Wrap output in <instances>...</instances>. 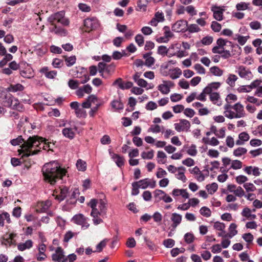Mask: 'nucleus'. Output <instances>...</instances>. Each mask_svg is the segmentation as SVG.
<instances>
[{
  "instance_id": "nucleus-1",
  "label": "nucleus",
  "mask_w": 262,
  "mask_h": 262,
  "mask_svg": "<svg viewBox=\"0 0 262 262\" xmlns=\"http://www.w3.org/2000/svg\"><path fill=\"white\" fill-rule=\"evenodd\" d=\"M41 148L49 150L50 143L38 136L30 137L22 145L21 149L18 150L19 154H23L22 158L37 154Z\"/></svg>"
},
{
  "instance_id": "nucleus-2",
  "label": "nucleus",
  "mask_w": 262,
  "mask_h": 262,
  "mask_svg": "<svg viewBox=\"0 0 262 262\" xmlns=\"http://www.w3.org/2000/svg\"><path fill=\"white\" fill-rule=\"evenodd\" d=\"M42 171L45 180L52 185L54 184L57 180L61 179L66 173V170L61 168L56 161L45 164Z\"/></svg>"
},
{
  "instance_id": "nucleus-3",
  "label": "nucleus",
  "mask_w": 262,
  "mask_h": 262,
  "mask_svg": "<svg viewBox=\"0 0 262 262\" xmlns=\"http://www.w3.org/2000/svg\"><path fill=\"white\" fill-rule=\"evenodd\" d=\"M88 206L92 208L91 215L93 217V222L96 225L102 222L99 215H105L106 211V203L102 200L98 202L96 199H91Z\"/></svg>"
},
{
  "instance_id": "nucleus-4",
  "label": "nucleus",
  "mask_w": 262,
  "mask_h": 262,
  "mask_svg": "<svg viewBox=\"0 0 262 262\" xmlns=\"http://www.w3.org/2000/svg\"><path fill=\"white\" fill-rule=\"evenodd\" d=\"M224 116L230 119L240 118L246 116L244 106L239 102L235 103L233 105L226 104L224 106Z\"/></svg>"
},
{
  "instance_id": "nucleus-5",
  "label": "nucleus",
  "mask_w": 262,
  "mask_h": 262,
  "mask_svg": "<svg viewBox=\"0 0 262 262\" xmlns=\"http://www.w3.org/2000/svg\"><path fill=\"white\" fill-rule=\"evenodd\" d=\"M64 12L63 11L58 12L50 15L48 21L51 25H54L55 21H57L64 26H68L69 24V20L64 17Z\"/></svg>"
},
{
  "instance_id": "nucleus-6",
  "label": "nucleus",
  "mask_w": 262,
  "mask_h": 262,
  "mask_svg": "<svg viewBox=\"0 0 262 262\" xmlns=\"http://www.w3.org/2000/svg\"><path fill=\"white\" fill-rule=\"evenodd\" d=\"M168 51L169 57L177 56L178 58H182L186 56L185 52L181 49V43L178 42L171 44L168 48Z\"/></svg>"
},
{
  "instance_id": "nucleus-7",
  "label": "nucleus",
  "mask_w": 262,
  "mask_h": 262,
  "mask_svg": "<svg viewBox=\"0 0 262 262\" xmlns=\"http://www.w3.org/2000/svg\"><path fill=\"white\" fill-rule=\"evenodd\" d=\"M154 196L156 201L157 202L163 201L165 203H169L173 201V200L170 196L161 189H156L154 191Z\"/></svg>"
},
{
  "instance_id": "nucleus-8",
  "label": "nucleus",
  "mask_w": 262,
  "mask_h": 262,
  "mask_svg": "<svg viewBox=\"0 0 262 262\" xmlns=\"http://www.w3.org/2000/svg\"><path fill=\"white\" fill-rule=\"evenodd\" d=\"M52 260L58 262H68V258L64 254L63 250L60 247L55 249V252L52 255Z\"/></svg>"
},
{
  "instance_id": "nucleus-9",
  "label": "nucleus",
  "mask_w": 262,
  "mask_h": 262,
  "mask_svg": "<svg viewBox=\"0 0 262 262\" xmlns=\"http://www.w3.org/2000/svg\"><path fill=\"white\" fill-rule=\"evenodd\" d=\"M236 69V72L242 78L249 80L253 77V75L249 69L244 66H237Z\"/></svg>"
},
{
  "instance_id": "nucleus-10",
  "label": "nucleus",
  "mask_w": 262,
  "mask_h": 262,
  "mask_svg": "<svg viewBox=\"0 0 262 262\" xmlns=\"http://www.w3.org/2000/svg\"><path fill=\"white\" fill-rule=\"evenodd\" d=\"M72 221L74 223L80 225L82 228L87 229L90 225L87 222V219L82 214L75 215L72 219Z\"/></svg>"
},
{
  "instance_id": "nucleus-11",
  "label": "nucleus",
  "mask_w": 262,
  "mask_h": 262,
  "mask_svg": "<svg viewBox=\"0 0 262 262\" xmlns=\"http://www.w3.org/2000/svg\"><path fill=\"white\" fill-rule=\"evenodd\" d=\"M99 22L95 17L88 18L84 20V26L85 28V31L90 32L97 28L99 27Z\"/></svg>"
},
{
  "instance_id": "nucleus-12",
  "label": "nucleus",
  "mask_w": 262,
  "mask_h": 262,
  "mask_svg": "<svg viewBox=\"0 0 262 262\" xmlns=\"http://www.w3.org/2000/svg\"><path fill=\"white\" fill-rule=\"evenodd\" d=\"M190 123L186 119H180L179 123L174 124L175 129L178 132H188L190 128Z\"/></svg>"
},
{
  "instance_id": "nucleus-13",
  "label": "nucleus",
  "mask_w": 262,
  "mask_h": 262,
  "mask_svg": "<svg viewBox=\"0 0 262 262\" xmlns=\"http://www.w3.org/2000/svg\"><path fill=\"white\" fill-rule=\"evenodd\" d=\"M174 84L172 81L164 80L162 84L158 86L157 89L162 94L167 95L170 92V88Z\"/></svg>"
},
{
  "instance_id": "nucleus-14",
  "label": "nucleus",
  "mask_w": 262,
  "mask_h": 262,
  "mask_svg": "<svg viewBox=\"0 0 262 262\" xmlns=\"http://www.w3.org/2000/svg\"><path fill=\"white\" fill-rule=\"evenodd\" d=\"M140 188L146 189L148 187L154 188L156 187V181L151 179L146 178L141 180L138 182H135Z\"/></svg>"
},
{
  "instance_id": "nucleus-15",
  "label": "nucleus",
  "mask_w": 262,
  "mask_h": 262,
  "mask_svg": "<svg viewBox=\"0 0 262 262\" xmlns=\"http://www.w3.org/2000/svg\"><path fill=\"white\" fill-rule=\"evenodd\" d=\"M16 235L15 234H6L2 238V244L5 246L16 245Z\"/></svg>"
},
{
  "instance_id": "nucleus-16",
  "label": "nucleus",
  "mask_w": 262,
  "mask_h": 262,
  "mask_svg": "<svg viewBox=\"0 0 262 262\" xmlns=\"http://www.w3.org/2000/svg\"><path fill=\"white\" fill-rule=\"evenodd\" d=\"M213 13V17L215 19L220 21L223 19V12L225 9L222 7L212 6L211 8Z\"/></svg>"
},
{
  "instance_id": "nucleus-17",
  "label": "nucleus",
  "mask_w": 262,
  "mask_h": 262,
  "mask_svg": "<svg viewBox=\"0 0 262 262\" xmlns=\"http://www.w3.org/2000/svg\"><path fill=\"white\" fill-rule=\"evenodd\" d=\"M187 21L183 20L177 21L172 27L173 31L177 32H184L187 30Z\"/></svg>"
},
{
  "instance_id": "nucleus-18",
  "label": "nucleus",
  "mask_w": 262,
  "mask_h": 262,
  "mask_svg": "<svg viewBox=\"0 0 262 262\" xmlns=\"http://www.w3.org/2000/svg\"><path fill=\"white\" fill-rule=\"evenodd\" d=\"M76 131L77 127L75 125H73L72 126L64 128L62 129V133L65 137L72 139L74 138Z\"/></svg>"
},
{
  "instance_id": "nucleus-19",
  "label": "nucleus",
  "mask_w": 262,
  "mask_h": 262,
  "mask_svg": "<svg viewBox=\"0 0 262 262\" xmlns=\"http://www.w3.org/2000/svg\"><path fill=\"white\" fill-rule=\"evenodd\" d=\"M92 92V88L89 84H85L79 88L76 91V94L78 97L82 98L84 94H90Z\"/></svg>"
},
{
  "instance_id": "nucleus-20",
  "label": "nucleus",
  "mask_w": 262,
  "mask_h": 262,
  "mask_svg": "<svg viewBox=\"0 0 262 262\" xmlns=\"http://www.w3.org/2000/svg\"><path fill=\"white\" fill-rule=\"evenodd\" d=\"M170 220L172 222L171 227L175 229L181 224L182 216L177 213H172L171 215Z\"/></svg>"
},
{
  "instance_id": "nucleus-21",
  "label": "nucleus",
  "mask_w": 262,
  "mask_h": 262,
  "mask_svg": "<svg viewBox=\"0 0 262 262\" xmlns=\"http://www.w3.org/2000/svg\"><path fill=\"white\" fill-rule=\"evenodd\" d=\"M172 195L174 198L181 196L183 198L186 199L189 198V195L186 189L174 188L171 192Z\"/></svg>"
},
{
  "instance_id": "nucleus-22",
  "label": "nucleus",
  "mask_w": 262,
  "mask_h": 262,
  "mask_svg": "<svg viewBox=\"0 0 262 262\" xmlns=\"http://www.w3.org/2000/svg\"><path fill=\"white\" fill-rule=\"evenodd\" d=\"M244 171L248 174H253L255 177H258L261 174V169L257 167L247 166L244 169Z\"/></svg>"
},
{
  "instance_id": "nucleus-23",
  "label": "nucleus",
  "mask_w": 262,
  "mask_h": 262,
  "mask_svg": "<svg viewBox=\"0 0 262 262\" xmlns=\"http://www.w3.org/2000/svg\"><path fill=\"white\" fill-rule=\"evenodd\" d=\"M209 95V99L210 101L215 105L217 106H221L222 104V101L221 100L219 93L217 92H211L208 93Z\"/></svg>"
},
{
  "instance_id": "nucleus-24",
  "label": "nucleus",
  "mask_w": 262,
  "mask_h": 262,
  "mask_svg": "<svg viewBox=\"0 0 262 262\" xmlns=\"http://www.w3.org/2000/svg\"><path fill=\"white\" fill-rule=\"evenodd\" d=\"M51 205V202L49 200H47L45 202H38L36 206V211L37 212H45Z\"/></svg>"
},
{
  "instance_id": "nucleus-25",
  "label": "nucleus",
  "mask_w": 262,
  "mask_h": 262,
  "mask_svg": "<svg viewBox=\"0 0 262 262\" xmlns=\"http://www.w3.org/2000/svg\"><path fill=\"white\" fill-rule=\"evenodd\" d=\"M223 166L220 167V171L223 172H227L230 169L229 165H231L232 160L227 157L223 158L222 159Z\"/></svg>"
},
{
  "instance_id": "nucleus-26",
  "label": "nucleus",
  "mask_w": 262,
  "mask_h": 262,
  "mask_svg": "<svg viewBox=\"0 0 262 262\" xmlns=\"http://www.w3.org/2000/svg\"><path fill=\"white\" fill-rule=\"evenodd\" d=\"M213 228L216 230L221 231V233H219V236H225L226 235L225 231L226 226L224 223L216 222L213 224Z\"/></svg>"
},
{
  "instance_id": "nucleus-27",
  "label": "nucleus",
  "mask_w": 262,
  "mask_h": 262,
  "mask_svg": "<svg viewBox=\"0 0 262 262\" xmlns=\"http://www.w3.org/2000/svg\"><path fill=\"white\" fill-rule=\"evenodd\" d=\"M250 139L249 134L246 132H242L238 135V140L236 141V144L237 145H242L244 143L248 141Z\"/></svg>"
},
{
  "instance_id": "nucleus-28",
  "label": "nucleus",
  "mask_w": 262,
  "mask_h": 262,
  "mask_svg": "<svg viewBox=\"0 0 262 262\" xmlns=\"http://www.w3.org/2000/svg\"><path fill=\"white\" fill-rule=\"evenodd\" d=\"M165 129L164 126L158 124H152L148 128L147 132H151L154 134H158L159 133H163Z\"/></svg>"
},
{
  "instance_id": "nucleus-29",
  "label": "nucleus",
  "mask_w": 262,
  "mask_h": 262,
  "mask_svg": "<svg viewBox=\"0 0 262 262\" xmlns=\"http://www.w3.org/2000/svg\"><path fill=\"white\" fill-rule=\"evenodd\" d=\"M24 86L20 84L17 83L15 84H11L8 88H7V91L11 92H21L24 90Z\"/></svg>"
},
{
  "instance_id": "nucleus-30",
  "label": "nucleus",
  "mask_w": 262,
  "mask_h": 262,
  "mask_svg": "<svg viewBox=\"0 0 262 262\" xmlns=\"http://www.w3.org/2000/svg\"><path fill=\"white\" fill-rule=\"evenodd\" d=\"M221 86V83L219 82H212L209 84L205 88V92L211 93L213 90H217Z\"/></svg>"
},
{
  "instance_id": "nucleus-31",
  "label": "nucleus",
  "mask_w": 262,
  "mask_h": 262,
  "mask_svg": "<svg viewBox=\"0 0 262 262\" xmlns=\"http://www.w3.org/2000/svg\"><path fill=\"white\" fill-rule=\"evenodd\" d=\"M6 221V223L10 224L11 221L10 214L6 212H3L0 214V226L3 227L4 226V221Z\"/></svg>"
},
{
  "instance_id": "nucleus-32",
  "label": "nucleus",
  "mask_w": 262,
  "mask_h": 262,
  "mask_svg": "<svg viewBox=\"0 0 262 262\" xmlns=\"http://www.w3.org/2000/svg\"><path fill=\"white\" fill-rule=\"evenodd\" d=\"M151 53H147L144 55L143 57L145 59L144 64L148 67H150L155 62V59L154 57L150 56Z\"/></svg>"
},
{
  "instance_id": "nucleus-33",
  "label": "nucleus",
  "mask_w": 262,
  "mask_h": 262,
  "mask_svg": "<svg viewBox=\"0 0 262 262\" xmlns=\"http://www.w3.org/2000/svg\"><path fill=\"white\" fill-rule=\"evenodd\" d=\"M184 148H186L187 154L192 157H195L198 154V150L195 144H191L190 146H184Z\"/></svg>"
},
{
  "instance_id": "nucleus-34",
  "label": "nucleus",
  "mask_w": 262,
  "mask_h": 262,
  "mask_svg": "<svg viewBox=\"0 0 262 262\" xmlns=\"http://www.w3.org/2000/svg\"><path fill=\"white\" fill-rule=\"evenodd\" d=\"M237 226L235 223H231L228 228V233H227L229 238H231L237 234Z\"/></svg>"
},
{
  "instance_id": "nucleus-35",
  "label": "nucleus",
  "mask_w": 262,
  "mask_h": 262,
  "mask_svg": "<svg viewBox=\"0 0 262 262\" xmlns=\"http://www.w3.org/2000/svg\"><path fill=\"white\" fill-rule=\"evenodd\" d=\"M40 72L43 73L46 77L50 79L54 78L57 74V72L55 71H49L47 67L42 68Z\"/></svg>"
},
{
  "instance_id": "nucleus-36",
  "label": "nucleus",
  "mask_w": 262,
  "mask_h": 262,
  "mask_svg": "<svg viewBox=\"0 0 262 262\" xmlns=\"http://www.w3.org/2000/svg\"><path fill=\"white\" fill-rule=\"evenodd\" d=\"M112 158L118 166L121 167L124 165V160L122 157L120 156L119 155L113 154L112 155Z\"/></svg>"
},
{
  "instance_id": "nucleus-37",
  "label": "nucleus",
  "mask_w": 262,
  "mask_h": 262,
  "mask_svg": "<svg viewBox=\"0 0 262 262\" xmlns=\"http://www.w3.org/2000/svg\"><path fill=\"white\" fill-rule=\"evenodd\" d=\"M238 77L236 75L230 74L228 75V77L226 79V83L231 87L234 86L235 83L237 80Z\"/></svg>"
},
{
  "instance_id": "nucleus-38",
  "label": "nucleus",
  "mask_w": 262,
  "mask_h": 262,
  "mask_svg": "<svg viewBox=\"0 0 262 262\" xmlns=\"http://www.w3.org/2000/svg\"><path fill=\"white\" fill-rule=\"evenodd\" d=\"M68 193V189L67 187L61 188L60 194L59 195H56L55 198L58 201H61L66 198Z\"/></svg>"
},
{
  "instance_id": "nucleus-39",
  "label": "nucleus",
  "mask_w": 262,
  "mask_h": 262,
  "mask_svg": "<svg viewBox=\"0 0 262 262\" xmlns=\"http://www.w3.org/2000/svg\"><path fill=\"white\" fill-rule=\"evenodd\" d=\"M151 0H139L138 2V11H145L147 4L150 2Z\"/></svg>"
},
{
  "instance_id": "nucleus-40",
  "label": "nucleus",
  "mask_w": 262,
  "mask_h": 262,
  "mask_svg": "<svg viewBox=\"0 0 262 262\" xmlns=\"http://www.w3.org/2000/svg\"><path fill=\"white\" fill-rule=\"evenodd\" d=\"M247 150L244 147H239L234 149L233 154L235 157H239L246 154Z\"/></svg>"
},
{
  "instance_id": "nucleus-41",
  "label": "nucleus",
  "mask_w": 262,
  "mask_h": 262,
  "mask_svg": "<svg viewBox=\"0 0 262 262\" xmlns=\"http://www.w3.org/2000/svg\"><path fill=\"white\" fill-rule=\"evenodd\" d=\"M206 189L209 193L212 194L216 191L218 189V185L216 183H212L211 184H208L206 186Z\"/></svg>"
},
{
  "instance_id": "nucleus-42",
  "label": "nucleus",
  "mask_w": 262,
  "mask_h": 262,
  "mask_svg": "<svg viewBox=\"0 0 262 262\" xmlns=\"http://www.w3.org/2000/svg\"><path fill=\"white\" fill-rule=\"evenodd\" d=\"M52 26V28H50L52 32L61 35H65L66 34L67 32L64 29L60 27H57L55 24Z\"/></svg>"
},
{
  "instance_id": "nucleus-43",
  "label": "nucleus",
  "mask_w": 262,
  "mask_h": 262,
  "mask_svg": "<svg viewBox=\"0 0 262 262\" xmlns=\"http://www.w3.org/2000/svg\"><path fill=\"white\" fill-rule=\"evenodd\" d=\"M211 74L216 76H221L223 74V70L217 66H213L210 68Z\"/></svg>"
},
{
  "instance_id": "nucleus-44",
  "label": "nucleus",
  "mask_w": 262,
  "mask_h": 262,
  "mask_svg": "<svg viewBox=\"0 0 262 262\" xmlns=\"http://www.w3.org/2000/svg\"><path fill=\"white\" fill-rule=\"evenodd\" d=\"M20 74L21 76L26 78H31L33 77L34 75L32 69L30 68L26 70L21 71Z\"/></svg>"
},
{
  "instance_id": "nucleus-45",
  "label": "nucleus",
  "mask_w": 262,
  "mask_h": 262,
  "mask_svg": "<svg viewBox=\"0 0 262 262\" xmlns=\"http://www.w3.org/2000/svg\"><path fill=\"white\" fill-rule=\"evenodd\" d=\"M181 74V70L179 68H175L170 71V77L172 79H176L178 78Z\"/></svg>"
},
{
  "instance_id": "nucleus-46",
  "label": "nucleus",
  "mask_w": 262,
  "mask_h": 262,
  "mask_svg": "<svg viewBox=\"0 0 262 262\" xmlns=\"http://www.w3.org/2000/svg\"><path fill=\"white\" fill-rule=\"evenodd\" d=\"M168 52V48H167L165 46H160L158 48L157 53L163 56L166 55L168 56V54H169Z\"/></svg>"
},
{
  "instance_id": "nucleus-47",
  "label": "nucleus",
  "mask_w": 262,
  "mask_h": 262,
  "mask_svg": "<svg viewBox=\"0 0 262 262\" xmlns=\"http://www.w3.org/2000/svg\"><path fill=\"white\" fill-rule=\"evenodd\" d=\"M166 155L162 151H158L157 152L158 162L159 163L165 164L166 161L165 159L166 158Z\"/></svg>"
},
{
  "instance_id": "nucleus-48",
  "label": "nucleus",
  "mask_w": 262,
  "mask_h": 262,
  "mask_svg": "<svg viewBox=\"0 0 262 262\" xmlns=\"http://www.w3.org/2000/svg\"><path fill=\"white\" fill-rule=\"evenodd\" d=\"M242 167V162L238 160H232L231 165L230 166V169L234 170L239 169Z\"/></svg>"
},
{
  "instance_id": "nucleus-49",
  "label": "nucleus",
  "mask_w": 262,
  "mask_h": 262,
  "mask_svg": "<svg viewBox=\"0 0 262 262\" xmlns=\"http://www.w3.org/2000/svg\"><path fill=\"white\" fill-rule=\"evenodd\" d=\"M76 167L78 170L84 171L86 170V164L84 161L79 159L76 162Z\"/></svg>"
},
{
  "instance_id": "nucleus-50",
  "label": "nucleus",
  "mask_w": 262,
  "mask_h": 262,
  "mask_svg": "<svg viewBox=\"0 0 262 262\" xmlns=\"http://www.w3.org/2000/svg\"><path fill=\"white\" fill-rule=\"evenodd\" d=\"M11 108L19 111H21L23 109V106L19 103L18 100L14 97Z\"/></svg>"
},
{
  "instance_id": "nucleus-51",
  "label": "nucleus",
  "mask_w": 262,
  "mask_h": 262,
  "mask_svg": "<svg viewBox=\"0 0 262 262\" xmlns=\"http://www.w3.org/2000/svg\"><path fill=\"white\" fill-rule=\"evenodd\" d=\"M5 104L6 106L11 107L14 97L11 95H7L5 97Z\"/></svg>"
},
{
  "instance_id": "nucleus-52",
  "label": "nucleus",
  "mask_w": 262,
  "mask_h": 262,
  "mask_svg": "<svg viewBox=\"0 0 262 262\" xmlns=\"http://www.w3.org/2000/svg\"><path fill=\"white\" fill-rule=\"evenodd\" d=\"M167 169L169 172L172 173H174L178 170H185V168L183 166L179 167L177 168L172 165H168L167 167Z\"/></svg>"
},
{
  "instance_id": "nucleus-53",
  "label": "nucleus",
  "mask_w": 262,
  "mask_h": 262,
  "mask_svg": "<svg viewBox=\"0 0 262 262\" xmlns=\"http://www.w3.org/2000/svg\"><path fill=\"white\" fill-rule=\"evenodd\" d=\"M113 108L117 110H122L123 108V103L119 100H114L111 103Z\"/></svg>"
},
{
  "instance_id": "nucleus-54",
  "label": "nucleus",
  "mask_w": 262,
  "mask_h": 262,
  "mask_svg": "<svg viewBox=\"0 0 262 262\" xmlns=\"http://www.w3.org/2000/svg\"><path fill=\"white\" fill-rule=\"evenodd\" d=\"M244 188L248 192H253L256 190V187L251 183H246L243 185Z\"/></svg>"
},
{
  "instance_id": "nucleus-55",
  "label": "nucleus",
  "mask_w": 262,
  "mask_h": 262,
  "mask_svg": "<svg viewBox=\"0 0 262 262\" xmlns=\"http://www.w3.org/2000/svg\"><path fill=\"white\" fill-rule=\"evenodd\" d=\"M106 66L107 65L103 62H100L98 64V72L100 74V75L103 77H105L104 73H105V68H106Z\"/></svg>"
},
{
  "instance_id": "nucleus-56",
  "label": "nucleus",
  "mask_w": 262,
  "mask_h": 262,
  "mask_svg": "<svg viewBox=\"0 0 262 262\" xmlns=\"http://www.w3.org/2000/svg\"><path fill=\"white\" fill-rule=\"evenodd\" d=\"M200 213L204 216L209 217L211 214V210L207 207H203L200 210Z\"/></svg>"
},
{
  "instance_id": "nucleus-57",
  "label": "nucleus",
  "mask_w": 262,
  "mask_h": 262,
  "mask_svg": "<svg viewBox=\"0 0 262 262\" xmlns=\"http://www.w3.org/2000/svg\"><path fill=\"white\" fill-rule=\"evenodd\" d=\"M249 3L241 2L236 5V8L238 11L245 10L248 9Z\"/></svg>"
},
{
  "instance_id": "nucleus-58",
  "label": "nucleus",
  "mask_w": 262,
  "mask_h": 262,
  "mask_svg": "<svg viewBox=\"0 0 262 262\" xmlns=\"http://www.w3.org/2000/svg\"><path fill=\"white\" fill-rule=\"evenodd\" d=\"M185 250V249L183 247H181V248L177 247L171 250V254L172 256L176 257L180 253L184 252Z\"/></svg>"
},
{
  "instance_id": "nucleus-59",
  "label": "nucleus",
  "mask_w": 262,
  "mask_h": 262,
  "mask_svg": "<svg viewBox=\"0 0 262 262\" xmlns=\"http://www.w3.org/2000/svg\"><path fill=\"white\" fill-rule=\"evenodd\" d=\"M249 38V36H243L240 35H237L236 39L240 45L243 46L246 43Z\"/></svg>"
},
{
  "instance_id": "nucleus-60",
  "label": "nucleus",
  "mask_w": 262,
  "mask_h": 262,
  "mask_svg": "<svg viewBox=\"0 0 262 262\" xmlns=\"http://www.w3.org/2000/svg\"><path fill=\"white\" fill-rule=\"evenodd\" d=\"M154 156V151L151 150L148 152L143 151L141 154V157L144 159H151Z\"/></svg>"
},
{
  "instance_id": "nucleus-61",
  "label": "nucleus",
  "mask_w": 262,
  "mask_h": 262,
  "mask_svg": "<svg viewBox=\"0 0 262 262\" xmlns=\"http://www.w3.org/2000/svg\"><path fill=\"white\" fill-rule=\"evenodd\" d=\"M183 98V96L180 94L174 93L170 95V100L173 102H177L180 101Z\"/></svg>"
},
{
  "instance_id": "nucleus-62",
  "label": "nucleus",
  "mask_w": 262,
  "mask_h": 262,
  "mask_svg": "<svg viewBox=\"0 0 262 262\" xmlns=\"http://www.w3.org/2000/svg\"><path fill=\"white\" fill-rule=\"evenodd\" d=\"M135 40L136 42L139 47H142L143 46L144 43V37L141 34H137L135 37Z\"/></svg>"
},
{
  "instance_id": "nucleus-63",
  "label": "nucleus",
  "mask_w": 262,
  "mask_h": 262,
  "mask_svg": "<svg viewBox=\"0 0 262 262\" xmlns=\"http://www.w3.org/2000/svg\"><path fill=\"white\" fill-rule=\"evenodd\" d=\"M184 239L187 244H190L193 242L194 236L192 233H187L184 235Z\"/></svg>"
},
{
  "instance_id": "nucleus-64",
  "label": "nucleus",
  "mask_w": 262,
  "mask_h": 262,
  "mask_svg": "<svg viewBox=\"0 0 262 262\" xmlns=\"http://www.w3.org/2000/svg\"><path fill=\"white\" fill-rule=\"evenodd\" d=\"M80 84V82L78 80H75L73 79H70L68 82L69 86L73 90H75L77 89Z\"/></svg>"
}]
</instances>
